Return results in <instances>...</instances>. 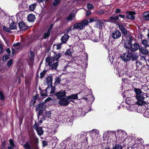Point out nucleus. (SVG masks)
Returning <instances> with one entry per match:
<instances>
[{"instance_id": "obj_1", "label": "nucleus", "mask_w": 149, "mask_h": 149, "mask_svg": "<svg viewBox=\"0 0 149 149\" xmlns=\"http://www.w3.org/2000/svg\"><path fill=\"white\" fill-rule=\"evenodd\" d=\"M126 39L124 40V47L125 49L131 47L132 42L135 38L133 37L130 33H129L127 36H125Z\"/></svg>"}, {"instance_id": "obj_2", "label": "nucleus", "mask_w": 149, "mask_h": 149, "mask_svg": "<svg viewBox=\"0 0 149 149\" xmlns=\"http://www.w3.org/2000/svg\"><path fill=\"white\" fill-rule=\"evenodd\" d=\"M46 107L45 106V102H40L36 107L35 110L36 111H38L37 116L38 119L39 116L42 115V114L46 109Z\"/></svg>"}, {"instance_id": "obj_3", "label": "nucleus", "mask_w": 149, "mask_h": 149, "mask_svg": "<svg viewBox=\"0 0 149 149\" xmlns=\"http://www.w3.org/2000/svg\"><path fill=\"white\" fill-rule=\"evenodd\" d=\"M144 93H141L140 95H136V99L137 101L136 102V104L139 105H143L144 104H145L146 102L144 101L145 97H144Z\"/></svg>"}, {"instance_id": "obj_4", "label": "nucleus", "mask_w": 149, "mask_h": 149, "mask_svg": "<svg viewBox=\"0 0 149 149\" xmlns=\"http://www.w3.org/2000/svg\"><path fill=\"white\" fill-rule=\"evenodd\" d=\"M70 103L67 96L62 98L58 102V104L61 106H67Z\"/></svg>"}, {"instance_id": "obj_5", "label": "nucleus", "mask_w": 149, "mask_h": 149, "mask_svg": "<svg viewBox=\"0 0 149 149\" xmlns=\"http://www.w3.org/2000/svg\"><path fill=\"white\" fill-rule=\"evenodd\" d=\"M127 52L123 54L120 56V57L125 62H127L130 60V50L128 49H126Z\"/></svg>"}, {"instance_id": "obj_6", "label": "nucleus", "mask_w": 149, "mask_h": 149, "mask_svg": "<svg viewBox=\"0 0 149 149\" xmlns=\"http://www.w3.org/2000/svg\"><path fill=\"white\" fill-rule=\"evenodd\" d=\"M66 92L65 90H61L54 94V95L56 97V99L60 100L62 98L66 96Z\"/></svg>"}, {"instance_id": "obj_7", "label": "nucleus", "mask_w": 149, "mask_h": 149, "mask_svg": "<svg viewBox=\"0 0 149 149\" xmlns=\"http://www.w3.org/2000/svg\"><path fill=\"white\" fill-rule=\"evenodd\" d=\"M88 23V21L85 20L82 21L81 23H79L74 24V25L73 28H83L84 27L86 26L87 25Z\"/></svg>"}, {"instance_id": "obj_8", "label": "nucleus", "mask_w": 149, "mask_h": 149, "mask_svg": "<svg viewBox=\"0 0 149 149\" xmlns=\"http://www.w3.org/2000/svg\"><path fill=\"white\" fill-rule=\"evenodd\" d=\"M71 30V29H68L66 31V33L61 38V40L62 44L65 43L68 40L70 36L67 35V34L69 33L70 31Z\"/></svg>"}, {"instance_id": "obj_9", "label": "nucleus", "mask_w": 149, "mask_h": 149, "mask_svg": "<svg viewBox=\"0 0 149 149\" xmlns=\"http://www.w3.org/2000/svg\"><path fill=\"white\" fill-rule=\"evenodd\" d=\"M141 47V45L140 46L138 43H135L133 44H131V47H129V48H127L126 49H128L130 51L135 52L138 49L139 50Z\"/></svg>"}, {"instance_id": "obj_10", "label": "nucleus", "mask_w": 149, "mask_h": 149, "mask_svg": "<svg viewBox=\"0 0 149 149\" xmlns=\"http://www.w3.org/2000/svg\"><path fill=\"white\" fill-rule=\"evenodd\" d=\"M126 17L127 18L131 20H133L135 19V15L136 13L134 11H129L126 12Z\"/></svg>"}, {"instance_id": "obj_11", "label": "nucleus", "mask_w": 149, "mask_h": 149, "mask_svg": "<svg viewBox=\"0 0 149 149\" xmlns=\"http://www.w3.org/2000/svg\"><path fill=\"white\" fill-rule=\"evenodd\" d=\"M82 99L85 100L87 102H90V103L91 104L93 102L94 100V97L93 95L91 94L86 95L85 97H83Z\"/></svg>"}, {"instance_id": "obj_12", "label": "nucleus", "mask_w": 149, "mask_h": 149, "mask_svg": "<svg viewBox=\"0 0 149 149\" xmlns=\"http://www.w3.org/2000/svg\"><path fill=\"white\" fill-rule=\"evenodd\" d=\"M54 53L53 56L52 57V58L53 61H58L62 56V53L61 52H53Z\"/></svg>"}, {"instance_id": "obj_13", "label": "nucleus", "mask_w": 149, "mask_h": 149, "mask_svg": "<svg viewBox=\"0 0 149 149\" xmlns=\"http://www.w3.org/2000/svg\"><path fill=\"white\" fill-rule=\"evenodd\" d=\"M32 141L31 140L27 141L23 146L24 149H32L33 146L32 145Z\"/></svg>"}, {"instance_id": "obj_14", "label": "nucleus", "mask_w": 149, "mask_h": 149, "mask_svg": "<svg viewBox=\"0 0 149 149\" xmlns=\"http://www.w3.org/2000/svg\"><path fill=\"white\" fill-rule=\"evenodd\" d=\"M111 37L114 39L119 38L121 36V33L118 30L113 31L111 34Z\"/></svg>"}, {"instance_id": "obj_15", "label": "nucleus", "mask_w": 149, "mask_h": 149, "mask_svg": "<svg viewBox=\"0 0 149 149\" xmlns=\"http://www.w3.org/2000/svg\"><path fill=\"white\" fill-rule=\"evenodd\" d=\"M130 60L133 61L137 60L139 58V56L136 52L132 51H130Z\"/></svg>"}, {"instance_id": "obj_16", "label": "nucleus", "mask_w": 149, "mask_h": 149, "mask_svg": "<svg viewBox=\"0 0 149 149\" xmlns=\"http://www.w3.org/2000/svg\"><path fill=\"white\" fill-rule=\"evenodd\" d=\"M134 98V97H127L125 100L126 103L129 105L136 104V102L134 101V100L133 99Z\"/></svg>"}, {"instance_id": "obj_17", "label": "nucleus", "mask_w": 149, "mask_h": 149, "mask_svg": "<svg viewBox=\"0 0 149 149\" xmlns=\"http://www.w3.org/2000/svg\"><path fill=\"white\" fill-rule=\"evenodd\" d=\"M29 136L30 138H32L33 139V143L34 145L36 147L39 141L38 138L36 137L35 135V133H32V134H29Z\"/></svg>"}, {"instance_id": "obj_18", "label": "nucleus", "mask_w": 149, "mask_h": 149, "mask_svg": "<svg viewBox=\"0 0 149 149\" xmlns=\"http://www.w3.org/2000/svg\"><path fill=\"white\" fill-rule=\"evenodd\" d=\"M141 45H143V47H149V40L148 39H144L142 40L141 38Z\"/></svg>"}, {"instance_id": "obj_19", "label": "nucleus", "mask_w": 149, "mask_h": 149, "mask_svg": "<svg viewBox=\"0 0 149 149\" xmlns=\"http://www.w3.org/2000/svg\"><path fill=\"white\" fill-rule=\"evenodd\" d=\"M48 89H50L49 86H48L45 90H41L40 91V94L41 96L43 97V98H45V96H48L47 93Z\"/></svg>"}, {"instance_id": "obj_20", "label": "nucleus", "mask_w": 149, "mask_h": 149, "mask_svg": "<svg viewBox=\"0 0 149 149\" xmlns=\"http://www.w3.org/2000/svg\"><path fill=\"white\" fill-rule=\"evenodd\" d=\"M139 51L142 54L147 55L149 52L148 50L146 49V47H143L141 46L140 48H139Z\"/></svg>"}, {"instance_id": "obj_21", "label": "nucleus", "mask_w": 149, "mask_h": 149, "mask_svg": "<svg viewBox=\"0 0 149 149\" xmlns=\"http://www.w3.org/2000/svg\"><path fill=\"white\" fill-rule=\"evenodd\" d=\"M52 56H48L45 58V62L47 63V65H49V66H50L52 62H54L53 61L52 58Z\"/></svg>"}, {"instance_id": "obj_22", "label": "nucleus", "mask_w": 149, "mask_h": 149, "mask_svg": "<svg viewBox=\"0 0 149 149\" xmlns=\"http://www.w3.org/2000/svg\"><path fill=\"white\" fill-rule=\"evenodd\" d=\"M78 93H77L67 96L69 100H70V102L73 101L72 100H76L78 99Z\"/></svg>"}, {"instance_id": "obj_23", "label": "nucleus", "mask_w": 149, "mask_h": 149, "mask_svg": "<svg viewBox=\"0 0 149 149\" xmlns=\"http://www.w3.org/2000/svg\"><path fill=\"white\" fill-rule=\"evenodd\" d=\"M58 65V62L56 61L55 63H54L53 64L52 63L50 66H49V68L52 70H56L57 69Z\"/></svg>"}, {"instance_id": "obj_24", "label": "nucleus", "mask_w": 149, "mask_h": 149, "mask_svg": "<svg viewBox=\"0 0 149 149\" xmlns=\"http://www.w3.org/2000/svg\"><path fill=\"white\" fill-rule=\"evenodd\" d=\"M36 130L37 132V134L39 136H40L41 135H42L44 132V130L42 129V127H39V128H38Z\"/></svg>"}, {"instance_id": "obj_25", "label": "nucleus", "mask_w": 149, "mask_h": 149, "mask_svg": "<svg viewBox=\"0 0 149 149\" xmlns=\"http://www.w3.org/2000/svg\"><path fill=\"white\" fill-rule=\"evenodd\" d=\"M9 24V28H17L16 23L14 22L13 20H10Z\"/></svg>"}, {"instance_id": "obj_26", "label": "nucleus", "mask_w": 149, "mask_h": 149, "mask_svg": "<svg viewBox=\"0 0 149 149\" xmlns=\"http://www.w3.org/2000/svg\"><path fill=\"white\" fill-rule=\"evenodd\" d=\"M53 79L51 76H48L47 78V84L48 86L52 85Z\"/></svg>"}, {"instance_id": "obj_27", "label": "nucleus", "mask_w": 149, "mask_h": 149, "mask_svg": "<svg viewBox=\"0 0 149 149\" xmlns=\"http://www.w3.org/2000/svg\"><path fill=\"white\" fill-rule=\"evenodd\" d=\"M73 52V51H72V49H66V50L64 54L65 55L72 56Z\"/></svg>"}, {"instance_id": "obj_28", "label": "nucleus", "mask_w": 149, "mask_h": 149, "mask_svg": "<svg viewBox=\"0 0 149 149\" xmlns=\"http://www.w3.org/2000/svg\"><path fill=\"white\" fill-rule=\"evenodd\" d=\"M35 19V16L33 14L29 15L27 17L28 20L31 22H33Z\"/></svg>"}, {"instance_id": "obj_29", "label": "nucleus", "mask_w": 149, "mask_h": 149, "mask_svg": "<svg viewBox=\"0 0 149 149\" xmlns=\"http://www.w3.org/2000/svg\"><path fill=\"white\" fill-rule=\"evenodd\" d=\"M52 29H48L47 32H45L43 36V38L46 39L48 38L50 35V31Z\"/></svg>"}, {"instance_id": "obj_30", "label": "nucleus", "mask_w": 149, "mask_h": 149, "mask_svg": "<svg viewBox=\"0 0 149 149\" xmlns=\"http://www.w3.org/2000/svg\"><path fill=\"white\" fill-rule=\"evenodd\" d=\"M110 21L111 22H114L118 19V16L117 15L112 16L109 18Z\"/></svg>"}, {"instance_id": "obj_31", "label": "nucleus", "mask_w": 149, "mask_h": 149, "mask_svg": "<svg viewBox=\"0 0 149 149\" xmlns=\"http://www.w3.org/2000/svg\"><path fill=\"white\" fill-rule=\"evenodd\" d=\"M143 17L146 20H149V11H147L144 13Z\"/></svg>"}, {"instance_id": "obj_32", "label": "nucleus", "mask_w": 149, "mask_h": 149, "mask_svg": "<svg viewBox=\"0 0 149 149\" xmlns=\"http://www.w3.org/2000/svg\"><path fill=\"white\" fill-rule=\"evenodd\" d=\"M19 28H26L27 25L23 22L21 21L19 22L18 24Z\"/></svg>"}, {"instance_id": "obj_33", "label": "nucleus", "mask_w": 149, "mask_h": 149, "mask_svg": "<svg viewBox=\"0 0 149 149\" xmlns=\"http://www.w3.org/2000/svg\"><path fill=\"white\" fill-rule=\"evenodd\" d=\"M134 91L135 92L136 95H139L141 94V93H143L141 90L139 88H134Z\"/></svg>"}, {"instance_id": "obj_34", "label": "nucleus", "mask_w": 149, "mask_h": 149, "mask_svg": "<svg viewBox=\"0 0 149 149\" xmlns=\"http://www.w3.org/2000/svg\"><path fill=\"white\" fill-rule=\"evenodd\" d=\"M121 30V31L122 32V34H123L125 36H127V34H128L129 33V31H128L126 29H120Z\"/></svg>"}, {"instance_id": "obj_35", "label": "nucleus", "mask_w": 149, "mask_h": 149, "mask_svg": "<svg viewBox=\"0 0 149 149\" xmlns=\"http://www.w3.org/2000/svg\"><path fill=\"white\" fill-rule=\"evenodd\" d=\"M97 27L99 28H102L104 26L103 23L101 21L98 20L97 23Z\"/></svg>"}, {"instance_id": "obj_36", "label": "nucleus", "mask_w": 149, "mask_h": 149, "mask_svg": "<svg viewBox=\"0 0 149 149\" xmlns=\"http://www.w3.org/2000/svg\"><path fill=\"white\" fill-rule=\"evenodd\" d=\"M36 3L31 4L29 6V9L31 11H33L36 7Z\"/></svg>"}, {"instance_id": "obj_37", "label": "nucleus", "mask_w": 149, "mask_h": 149, "mask_svg": "<svg viewBox=\"0 0 149 149\" xmlns=\"http://www.w3.org/2000/svg\"><path fill=\"white\" fill-rule=\"evenodd\" d=\"M50 88H51V90L50 93L51 94L54 93L55 91V86H53L52 84L49 85Z\"/></svg>"}, {"instance_id": "obj_38", "label": "nucleus", "mask_w": 149, "mask_h": 149, "mask_svg": "<svg viewBox=\"0 0 149 149\" xmlns=\"http://www.w3.org/2000/svg\"><path fill=\"white\" fill-rule=\"evenodd\" d=\"M45 113L46 114L45 116L49 118L51 117V111H46Z\"/></svg>"}, {"instance_id": "obj_39", "label": "nucleus", "mask_w": 149, "mask_h": 149, "mask_svg": "<svg viewBox=\"0 0 149 149\" xmlns=\"http://www.w3.org/2000/svg\"><path fill=\"white\" fill-rule=\"evenodd\" d=\"M61 0H54L53 3V5L54 6H56L58 4Z\"/></svg>"}, {"instance_id": "obj_40", "label": "nucleus", "mask_w": 149, "mask_h": 149, "mask_svg": "<svg viewBox=\"0 0 149 149\" xmlns=\"http://www.w3.org/2000/svg\"><path fill=\"white\" fill-rule=\"evenodd\" d=\"M122 146L120 145L117 144L113 147L112 149H122Z\"/></svg>"}, {"instance_id": "obj_41", "label": "nucleus", "mask_w": 149, "mask_h": 149, "mask_svg": "<svg viewBox=\"0 0 149 149\" xmlns=\"http://www.w3.org/2000/svg\"><path fill=\"white\" fill-rule=\"evenodd\" d=\"M85 31L86 32V33L88 35L92 33H93L92 29H86V30Z\"/></svg>"}, {"instance_id": "obj_42", "label": "nucleus", "mask_w": 149, "mask_h": 149, "mask_svg": "<svg viewBox=\"0 0 149 149\" xmlns=\"http://www.w3.org/2000/svg\"><path fill=\"white\" fill-rule=\"evenodd\" d=\"M9 55H4L3 57L2 61L4 62L9 58Z\"/></svg>"}, {"instance_id": "obj_43", "label": "nucleus", "mask_w": 149, "mask_h": 149, "mask_svg": "<svg viewBox=\"0 0 149 149\" xmlns=\"http://www.w3.org/2000/svg\"><path fill=\"white\" fill-rule=\"evenodd\" d=\"M74 17V16L73 14H71L67 18V19L68 21L71 20Z\"/></svg>"}, {"instance_id": "obj_44", "label": "nucleus", "mask_w": 149, "mask_h": 149, "mask_svg": "<svg viewBox=\"0 0 149 149\" xmlns=\"http://www.w3.org/2000/svg\"><path fill=\"white\" fill-rule=\"evenodd\" d=\"M30 59L31 60H33L35 54L34 52L32 51H31L30 52Z\"/></svg>"}, {"instance_id": "obj_45", "label": "nucleus", "mask_w": 149, "mask_h": 149, "mask_svg": "<svg viewBox=\"0 0 149 149\" xmlns=\"http://www.w3.org/2000/svg\"><path fill=\"white\" fill-rule=\"evenodd\" d=\"M39 123H37L36 122L35 124L33 125V128L36 130L38 128H39Z\"/></svg>"}, {"instance_id": "obj_46", "label": "nucleus", "mask_w": 149, "mask_h": 149, "mask_svg": "<svg viewBox=\"0 0 149 149\" xmlns=\"http://www.w3.org/2000/svg\"><path fill=\"white\" fill-rule=\"evenodd\" d=\"M92 40L94 42H97L100 40L98 36H95L94 38H92Z\"/></svg>"}, {"instance_id": "obj_47", "label": "nucleus", "mask_w": 149, "mask_h": 149, "mask_svg": "<svg viewBox=\"0 0 149 149\" xmlns=\"http://www.w3.org/2000/svg\"><path fill=\"white\" fill-rule=\"evenodd\" d=\"M9 142L10 143V144L11 145L10 146H12L13 147H15V144L13 140L12 139H11L9 140Z\"/></svg>"}, {"instance_id": "obj_48", "label": "nucleus", "mask_w": 149, "mask_h": 149, "mask_svg": "<svg viewBox=\"0 0 149 149\" xmlns=\"http://www.w3.org/2000/svg\"><path fill=\"white\" fill-rule=\"evenodd\" d=\"M5 99V97L3 93L0 91V100H4Z\"/></svg>"}, {"instance_id": "obj_49", "label": "nucleus", "mask_w": 149, "mask_h": 149, "mask_svg": "<svg viewBox=\"0 0 149 149\" xmlns=\"http://www.w3.org/2000/svg\"><path fill=\"white\" fill-rule=\"evenodd\" d=\"M46 70H43V71L41 72L40 74V78H42L44 77L45 76L46 73Z\"/></svg>"}, {"instance_id": "obj_50", "label": "nucleus", "mask_w": 149, "mask_h": 149, "mask_svg": "<svg viewBox=\"0 0 149 149\" xmlns=\"http://www.w3.org/2000/svg\"><path fill=\"white\" fill-rule=\"evenodd\" d=\"M13 62V60L12 59H10L7 63V65L8 67H9L12 65Z\"/></svg>"}, {"instance_id": "obj_51", "label": "nucleus", "mask_w": 149, "mask_h": 149, "mask_svg": "<svg viewBox=\"0 0 149 149\" xmlns=\"http://www.w3.org/2000/svg\"><path fill=\"white\" fill-rule=\"evenodd\" d=\"M38 99L39 100L40 99L39 97V95L37 94L36 95L33 96V99L34 101Z\"/></svg>"}, {"instance_id": "obj_52", "label": "nucleus", "mask_w": 149, "mask_h": 149, "mask_svg": "<svg viewBox=\"0 0 149 149\" xmlns=\"http://www.w3.org/2000/svg\"><path fill=\"white\" fill-rule=\"evenodd\" d=\"M4 31L7 32H8L9 33H11V30H13L15 29H3Z\"/></svg>"}, {"instance_id": "obj_53", "label": "nucleus", "mask_w": 149, "mask_h": 149, "mask_svg": "<svg viewBox=\"0 0 149 149\" xmlns=\"http://www.w3.org/2000/svg\"><path fill=\"white\" fill-rule=\"evenodd\" d=\"M36 102V100L34 101L33 100H31L30 102V106H33Z\"/></svg>"}, {"instance_id": "obj_54", "label": "nucleus", "mask_w": 149, "mask_h": 149, "mask_svg": "<svg viewBox=\"0 0 149 149\" xmlns=\"http://www.w3.org/2000/svg\"><path fill=\"white\" fill-rule=\"evenodd\" d=\"M52 100V99L50 97H49L47 98L46 99L44 100V102H45V103H46L49 101H50L51 100Z\"/></svg>"}, {"instance_id": "obj_55", "label": "nucleus", "mask_w": 149, "mask_h": 149, "mask_svg": "<svg viewBox=\"0 0 149 149\" xmlns=\"http://www.w3.org/2000/svg\"><path fill=\"white\" fill-rule=\"evenodd\" d=\"M42 144L43 146H46L48 145L47 141H42Z\"/></svg>"}, {"instance_id": "obj_56", "label": "nucleus", "mask_w": 149, "mask_h": 149, "mask_svg": "<svg viewBox=\"0 0 149 149\" xmlns=\"http://www.w3.org/2000/svg\"><path fill=\"white\" fill-rule=\"evenodd\" d=\"M63 44H62L61 42V43H59L58 44L56 45V49L57 50H59L60 49L61 47V45Z\"/></svg>"}, {"instance_id": "obj_57", "label": "nucleus", "mask_w": 149, "mask_h": 149, "mask_svg": "<svg viewBox=\"0 0 149 149\" xmlns=\"http://www.w3.org/2000/svg\"><path fill=\"white\" fill-rule=\"evenodd\" d=\"M87 7L88 9L91 10L93 8V6L92 4H89L87 5Z\"/></svg>"}, {"instance_id": "obj_58", "label": "nucleus", "mask_w": 149, "mask_h": 149, "mask_svg": "<svg viewBox=\"0 0 149 149\" xmlns=\"http://www.w3.org/2000/svg\"><path fill=\"white\" fill-rule=\"evenodd\" d=\"M61 81V79L59 77H57L56 79V82H57L58 84H60Z\"/></svg>"}, {"instance_id": "obj_59", "label": "nucleus", "mask_w": 149, "mask_h": 149, "mask_svg": "<svg viewBox=\"0 0 149 149\" xmlns=\"http://www.w3.org/2000/svg\"><path fill=\"white\" fill-rule=\"evenodd\" d=\"M6 141H3L2 143V146L3 148L5 147L6 146Z\"/></svg>"}, {"instance_id": "obj_60", "label": "nucleus", "mask_w": 149, "mask_h": 149, "mask_svg": "<svg viewBox=\"0 0 149 149\" xmlns=\"http://www.w3.org/2000/svg\"><path fill=\"white\" fill-rule=\"evenodd\" d=\"M6 51L8 53V55H9L10 54L11 51L9 48H7L6 50Z\"/></svg>"}, {"instance_id": "obj_61", "label": "nucleus", "mask_w": 149, "mask_h": 149, "mask_svg": "<svg viewBox=\"0 0 149 149\" xmlns=\"http://www.w3.org/2000/svg\"><path fill=\"white\" fill-rule=\"evenodd\" d=\"M89 22L91 23L93 21H94L96 20V19L95 18H91L89 19Z\"/></svg>"}, {"instance_id": "obj_62", "label": "nucleus", "mask_w": 149, "mask_h": 149, "mask_svg": "<svg viewBox=\"0 0 149 149\" xmlns=\"http://www.w3.org/2000/svg\"><path fill=\"white\" fill-rule=\"evenodd\" d=\"M20 45V43L19 42H17L16 43L14 44L13 46L15 47L18 46Z\"/></svg>"}, {"instance_id": "obj_63", "label": "nucleus", "mask_w": 149, "mask_h": 149, "mask_svg": "<svg viewBox=\"0 0 149 149\" xmlns=\"http://www.w3.org/2000/svg\"><path fill=\"white\" fill-rule=\"evenodd\" d=\"M19 30H18V31H24L28 29H19Z\"/></svg>"}, {"instance_id": "obj_64", "label": "nucleus", "mask_w": 149, "mask_h": 149, "mask_svg": "<svg viewBox=\"0 0 149 149\" xmlns=\"http://www.w3.org/2000/svg\"><path fill=\"white\" fill-rule=\"evenodd\" d=\"M125 24H121V25H119V28H124V27H125Z\"/></svg>"}]
</instances>
